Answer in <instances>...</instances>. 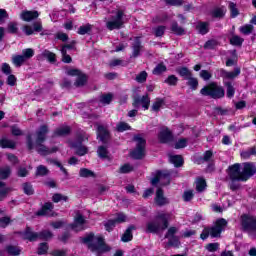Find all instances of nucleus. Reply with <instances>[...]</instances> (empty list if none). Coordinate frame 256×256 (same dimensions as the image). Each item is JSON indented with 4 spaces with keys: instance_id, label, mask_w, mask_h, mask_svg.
<instances>
[{
    "instance_id": "nucleus-1",
    "label": "nucleus",
    "mask_w": 256,
    "mask_h": 256,
    "mask_svg": "<svg viewBox=\"0 0 256 256\" xmlns=\"http://www.w3.org/2000/svg\"><path fill=\"white\" fill-rule=\"evenodd\" d=\"M79 241L82 245H86L91 253H96L97 256L111 251V246L107 244L105 237L103 235L95 236L94 232L86 233L84 237L79 238Z\"/></svg>"
},
{
    "instance_id": "nucleus-2",
    "label": "nucleus",
    "mask_w": 256,
    "mask_h": 256,
    "mask_svg": "<svg viewBox=\"0 0 256 256\" xmlns=\"http://www.w3.org/2000/svg\"><path fill=\"white\" fill-rule=\"evenodd\" d=\"M225 229V218H218L212 226H205L200 234V239L206 241V239H217L221 237L223 230Z\"/></svg>"
},
{
    "instance_id": "nucleus-3",
    "label": "nucleus",
    "mask_w": 256,
    "mask_h": 256,
    "mask_svg": "<svg viewBox=\"0 0 256 256\" xmlns=\"http://www.w3.org/2000/svg\"><path fill=\"white\" fill-rule=\"evenodd\" d=\"M169 228V214L159 213L155 216L154 222H148L146 225V233H159Z\"/></svg>"
},
{
    "instance_id": "nucleus-4",
    "label": "nucleus",
    "mask_w": 256,
    "mask_h": 256,
    "mask_svg": "<svg viewBox=\"0 0 256 256\" xmlns=\"http://www.w3.org/2000/svg\"><path fill=\"white\" fill-rule=\"evenodd\" d=\"M200 94L203 97H211V99H221L225 97V90L217 85V83L210 82L200 90Z\"/></svg>"
},
{
    "instance_id": "nucleus-5",
    "label": "nucleus",
    "mask_w": 256,
    "mask_h": 256,
    "mask_svg": "<svg viewBox=\"0 0 256 256\" xmlns=\"http://www.w3.org/2000/svg\"><path fill=\"white\" fill-rule=\"evenodd\" d=\"M133 141L136 142V147L131 151L130 155L132 159L141 161L145 157V148L147 147V140L141 137V134L134 136Z\"/></svg>"
},
{
    "instance_id": "nucleus-6",
    "label": "nucleus",
    "mask_w": 256,
    "mask_h": 256,
    "mask_svg": "<svg viewBox=\"0 0 256 256\" xmlns=\"http://www.w3.org/2000/svg\"><path fill=\"white\" fill-rule=\"evenodd\" d=\"M150 183L153 187H157L159 183L162 187L171 185V172L168 170H156L154 177L150 180Z\"/></svg>"
},
{
    "instance_id": "nucleus-7",
    "label": "nucleus",
    "mask_w": 256,
    "mask_h": 256,
    "mask_svg": "<svg viewBox=\"0 0 256 256\" xmlns=\"http://www.w3.org/2000/svg\"><path fill=\"white\" fill-rule=\"evenodd\" d=\"M242 230L250 235V237H255L256 232V218L249 214H244L240 218Z\"/></svg>"
},
{
    "instance_id": "nucleus-8",
    "label": "nucleus",
    "mask_w": 256,
    "mask_h": 256,
    "mask_svg": "<svg viewBox=\"0 0 256 256\" xmlns=\"http://www.w3.org/2000/svg\"><path fill=\"white\" fill-rule=\"evenodd\" d=\"M179 230L175 226H171L168 228L165 239H168L167 246L174 247L175 249H179L181 247V237L177 236V232Z\"/></svg>"
},
{
    "instance_id": "nucleus-9",
    "label": "nucleus",
    "mask_w": 256,
    "mask_h": 256,
    "mask_svg": "<svg viewBox=\"0 0 256 256\" xmlns=\"http://www.w3.org/2000/svg\"><path fill=\"white\" fill-rule=\"evenodd\" d=\"M123 17H125V10L118 9L116 11V15L112 17V21H108L106 23V27L109 31H115V29H122L125 22L123 21Z\"/></svg>"
},
{
    "instance_id": "nucleus-10",
    "label": "nucleus",
    "mask_w": 256,
    "mask_h": 256,
    "mask_svg": "<svg viewBox=\"0 0 256 256\" xmlns=\"http://www.w3.org/2000/svg\"><path fill=\"white\" fill-rule=\"evenodd\" d=\"M96 135L98 141H100V143H103V145H107V143L111 141V131H109V129L102 124H99L97 126Z\"/></svg>"
},
{
    "instance_id": "nucleus-11",
    "label": "nucleus",
    "mask_w": 256,
    "mask_h": 256,
    "mask_svg": "<svg viewBox=\"0 0 256 256\" xmlns=\"http://www.w3.org/2000/svg\"><path fill=\"white\" fill-rule=\"evenodd\" d=\"M132 53L130 59H137L141 57V51H143V42L140 36L134 37V42L131 44Z\"/></svg>"
},
{
    "instance_id": "nucleus-12",
    "label": "nucleus",
    "mask_w": 256,
    "mask_h": 256,
    "mask_svg": "<svg viewBox=\"0 0 256 256\" xmlns=\"http://www.w3.org/2000/svg\"><path fill=\"white\" fill-rule=\"evenodd\" d=\"M244 167L241 171V181H247L250 177H253L256 173V168L253 163L246 162L243 164Z\"/></svg>"
},
{
    "instance_id": "nucleus-13",
    "label": "nucleus",
    "mask_w": 256,
    "mask_h": 256,
    "mask_svg": "<svg viewBox=\"0 0 256 256\" xmlns=\"http://www.w3.org/2000/svg\"><path fill=\"white\" fill-rule=\"evenodd\" d=\"M43 143L44 142H36V151L39 155H43L45 157L47 155H51L59 151V148L57 146H54L51 149H49V147L45 146Z\"/></svg>"
},
{
    "instance_id": "nucleus-14",
    "label": "nucleus",
    "mask_w": 256,
    "mask_h": 256,
    "mask_svg": "<svg viewBox=\"0 0 256 256\" xmlns=\"http://www.w3.org/2000/svg\"><path fill=\"white\" fill-rule=\"evenodd\" d=\"M228 176L231 181H241V164L236 163L228 168Z\"/></svg>"
},
{
    "instance_id": "nucleus-15",
    "label": "nucleus",
    "mask_w": 256,
    "mask_h": 256,
    "mask_svg": "<svg viewBox=\"0 0 256 256\" xmlns=\"http://www.w3.org/2000/svg\"><path fill=\"white\" fill-rule=\"evenodd\" d=\"M154 203L158 207H165V205H169V198L165 197V192L163 188H158L156 190V196L154 198Z\"/></svg>"
},
{
    "instance_id": "nucleus-16",
    "label": "nucleus",
    "mask_w": 256,
    "mask_h": 256,
    "mask_svg": "<svg viewBox=\"0 0 256 256\" xmlns=\"http://www.w3.org/2000/svg\"><path fill=\"white\" fill-rule=\"evenodd\" d=\"M18 235L22 236L24 241H29L30 243L37 241V232H33V229L29 226H26L24 231L18 232Z\"/></svg>"
},
{
    "instance_id": "nucleus-17",
    "label": "nucleus",
    "mask_w": 256,
    "mask_h": 256,
    "mask_svg": "<svg viewBox=\"0 0 256 256\" xmlns=\"http://www.w3.org/2000/svg\"><path fill=\"white\" fill-rule=\"evenodd\" d=\"M158 141L162 145H167V143H171L173 141V133L169 128H166L165 130H161L158 133Z\"/></svg>"
},
{
    "instance_id": "nucleus-18",
    "label": "nucleus",
    "mask_w": 256,
    "mask_h": 256,
    "mask_svg": "<svg viewBox=\"0 0 256 256\" xmlns=\"http://www.w3.org/2000/svg\"><path fill=\"white\" fill-rule=\"evenodd\" d=\"M49 133V126L43 124L36 132V143H45L47 141V134Z\"/></svg>"
},
{
    "instance_id": "nucleus-19",
    "label": "nucleus",
    "mask_w": 256,
    "mask_h": 256,
    "mask_svg": "<svg viewBox=\"0 0 256 256\" xmlns=\"http://www.w3.org/2000/svg\"><path fill=\"white\" fill-rule=\"evenodd\" d=\"M39 18V11L37 10H26L21 13V20L26 23H30V21H35V19Z\"/></svg>"
},
{
    "instance_id": "nucleus-20",
    "label": "nucleus",
    "mask_w": 256,
    "mask_h": 256,
    "mask_svg": "<svg viewBox=\"0 0 256 256\" xmlns=\"http://www.w3.org/2000/svg\"><path fill=\"white\" fill-rule=\"evenodd\" d=\"M55 209V205L51 202H45L44 205L38 210L35 215L37 217H47L51 211Z\"/></svg>"
},
{
    "instance_id": "nucleus-21",
    "label": "nucleus",
    "mask_w": 256,
    "mask_h": 256,
    "mask_svg": "<svg viewBox=\"0 0 256 256\" xmlns=\"http://www.w3.org/2000/svg\"><path fill=\"white\" fill-rule=\"evenodd\" d=\"M137 227L135 225H130L125 230L123 235L121 236V241L123 243H129L130 241H133V231H136Z\"/></svg>"
},
{
    "instance_id": "nucleus-22",
    "label": "nucleus",
    "mask_w": 256,
    "mask_h": 256,
    "mask_svg": "<svg viewBox=\"0 0 256 256\" xmlns=\"http://www.w3.org/2000/svg\"><path fill=\"white\" fill-rule=\"evenodd\" d=\"M5 251L9 256H20L23 252V248H21V246L9 244L6 245Z\"/></svg>"
},
{
    "instance_id": "nucleus-23",
    "label": "nucleus",
    "mask_w": 256,
    "mask_h": 256,
    "mask_svg": "<svg viewBox=\"0 0 256 256\" xmlns=\"http://www.w3.org/2000/svg\"><path fill=\"white\" fill-rule=\"evenodd\" d=\"M71 135V126H62L56 128L53 137H67Z\"/></svg>"
},
{
    "instance_id": "nucleus-24",
    "label": "nucleus",
    "mask_w": 256,
    "mask_h": 256,
    "mask_svg": "<svg viewBox=\"0 0 256 256\" xmlns=\"http://www.w3.org/2000/svg\"><path fill=\"white\" fill-rule=\"evenodd\" d=\"M170 31L178 37H183V35H185V28L179 26V23L175 20L171 23Z\"/></svg>"
},
{
    "instance_id": "nucleus-25",
    "label": "nucleus",
    "mask_w": 256,
    "mask_h": 256,
    "mask_svg": "<svg viewBox=\"0 0 256 256\" xmlns=\"http://www.w3.org/2000/svg\"><path fill=\"white\" fill-rule=\"evenodd\" d=\"M176 73H178L180 77H183L185 81H187L188 78L193 77V72H191V70H189L186 66L177 68Z\"/></svg>"
},
{
    "instance_id": "nucleus-26",
    "label": "nucleus",
    "mask_w": 256,
    "mask_h": 256,
    "mask_svg": "<svg viewBox=\"0 0 256 256\" xmlns=\"http://www.w3.org/2000/svg\"><path fill=\"white\" fill-rule=\"evenodd\" d=\"M0 147L2 149H15L17 147V143L13 140H9L7 138H2L0 140Z\"/></svg>"
},
{
    "instance_id": "nucleus-27",
    "label": "nucleus",
    "mask_w": 256,
    "mask_h": 256,
    "mask_svg": "<svg viewBox=\"0 0 256 256\" xmlns=\"http://www.w3.org/2000/svg\"><path fill=\"white\" fill-rule=\"evenodd\" d=\"M196 30L200 35H207V33H209V22H198Z\"/></svg>"
},
{
    "instance_id": "nucleus-28",
    "label": "nucleus",
    "mask_w": 256,
    "mask_h": 256,
    "mask_svg": "<svg viewBox=\"0 0 256 256\" xmlns=\"http://www.w3.org/2000/svg\"><path fill=\"white\" fill-rule=\"evenodd\" d=\"M37 239H40V241H49V239H53V232L50 230L37 232Z\"/></svg>"
},
{
    "instance_id": "nucleus-29",
    "label": "nucleus",
    "mask_w": 256,
    "mask_h": 256,
    "mask_svg": "<svg viewBox=\"0 0 256 256\" xmlns=\"http://www.w3.org/2000/svg\"><path fill=\"white\" fill-rule=\"evenodd\" d=\"M163 105H165V98H156L151 106V111H154V113H159Z\"/></svg>"
},
{
    "instance_id": "nucleus-30",
    "label": "nucleus",
    "mask_w": 256,
    "mask_h": 256,
    "mask_svg": "<svg viewBox=\"0 0 256 256\" xmlns=\"http://www.w3.org/2000/svg\"><path fill=\"white\" fill-rule=\"evenodd\" d=\"M230 54V58L226 61V67H233L237 63L238 57H237V50H230L228 51Z\"/></svg>"
},
{
    "instance_id": "nucleus-31",
    "label": "nucleus",
    "mask_w": 256,
    "mask_h": 256,
    "mask_svg": "<svg viewBox=\"0 0 256 256\" xmlns=\"http://www.w3.org/2000/svg\"><path fill=\"white\" fill-rule=\"evenodd\" d=\"M170 162L174 164V167L179 168L183 167L185 164V160L183 159V156L181 155H173L170 157Z\"/></svg>"
},
{
    "instance_id": "nucleus-32",
    "label": "nucleus",
    "mask_w": 256,
    "mask_h": 256,
    "mask_svg": "<svg viewBox=\"0 0 256 256\" xmlns=\"http://www.w3.org/2000/svg\"><path fill=\"white\" fill-rule=\"evenodd\" d=\"M93 31V25L91 24H85L78 28L77 33L78 35H91Z\"/></svg>"
},
{
    "instance_id": "nucleus-33",
    "label": "nucleus",
    "mask_w": 256,
    "mask_h": 256,
    "mask_svg": "<svg viewBox=\"0 0 256 256\" xmlns=\"http://www.w3.org/2000/svg\"><path fill=\"white\" fill-rule=\"evenodd\" d=\"M239 75H241V68L235 67L233 71L225 72V79L233 81V79H237Z\"/></svg>"
},
{
    "instance_id": "nucleus-34",
    "label": "nucleus",
    "mask_w": 256,
    "mask_h": 256,
    "mask_svg": "<svg viewBox=\"0 0 256 256\" xmlns=\"http://www.w3.org/2000/svg\"><path fill=\"white\" fill-rule=\"evenodd\" d=\"M133 171H135V168L129 163H125L118 169V173H120V175H127L129 173H133Z\"/></svg>"
},
{
    "instance_id": "nucleus-35",
    "label": "nucleus",
    "mask_w": 256,
    "mask_h": 256,
    "mask_svg": "<svg viewBox=\"0 0 256 256\" xmlns=\"http://www.w3.org/2000/svg\"><path fill=\"white\" fill-rule=\"evenodd\" d=\"M165 72H167V66L163 62L158 63L152 70L153 75H163Z\"/></svg>"
},
{
    "instance_id": "nucleus-36",
    "label": "nucleus",
    "mask_w": 256,
    "mask_h": 256,
    "mask_svg": "<svg viewBox=\"0 0 256 256\" xmlns=\"http://www.w3.org/2000/svg\"><path fill=\"white\" fill-rule=\"evenodd\" d=\"M22 189L25 195H28V196L35 195V188H33V184H31V182L23 183Z\"/></svg>"
},
{
    "instance_id": "nucleus-37",
    "label": "nucleus",
    "mask_w": 256,
    "mask_h": 256,
    "mask_svg": "<svg viewBox=\"0 0 256 256\" xmlns=\"http://www.w3.org/2000/svg\"><path fill=\"white\" fill-rule=\"evenodd\" d=\"M131 129V125L127 122L121 121L116 124V131L118 133H125V131H131Z\"/></svg>"
},
{
    "instance_id": "nucleus-38",
    "label": "nucleus",
    "mask_w": 256,
    "mask_h": 256,
    "mask_svg": "<svg viewBox=\"0 0 256 256\" xmlns=\"http://www.w3.org/2000/svg\"><path fill=\"white\" fill-rule=\"evenodd\" d=\"M75 149H76V155H78L79 157H83L84 155H87V153H89V149L87 148V146H83L82 142H79V145H74Z\"/></svg>"
},
{
    "instance_id": "nucleus-39",
    "label": "nucleus",
    "mask_w": 256,
    "mask_h": 256,
    "mask_svg": "<svg viewBox=\"0 0 256 256\" xmlns=\"http://www.w3.org/2000/svg\"><path fill=\"white\" fill-rule=\"evenodd\" d=\"M35 175L36 177H47V175H49V168H47L45 165H39L36 168Z\"/></svg>"
},
{
    "instance_id": "nucleus-40",
    "label": "nucleus",
    "mask_w": 256,
    "mask_h": 256,
    "mask_svg": "<svg viewBox=\"0 0 256 256\" xmlns=\"http://www.w3.org/2000/svg\"><path fill=\"white\" fill-rule=\"evenodd\" d=\"M49 253V244L47 242H41L37 248V255H47Z\"/></svg>"
},
{
    "instance_id": "nucleus-41",
    "label": "nucleus",
    "mask_w": 256,
    "mask_h": 256,
    "mask_svg": "<svg viewBox=\"0 0 256 256\" xmlns=\"http://www.w3.org/2000/svg\"><path fill=\"white\" fill-rule=\"evenodd\" d=\"M228 9L230 10V17L232 19H235L239 15V9L234 2H228Z\"/></svg>"
},
{
    "instance_id": "nucleus-42",
    "label": "nucleus",
    "mask_w": 256,
    "mask_h": 256,
    "mask_svg": "<svg viewBox=\"0 0 256 256\" xmlns=\"http://www.w3.org/2000/svg\"><path fill=\"white\" fill-rule=\"evenodd\" d=\"M186 81L188 87H190L192 91H197V87H199V80H197V78L190 76Z\"/></svg>"
},
{
    "instance_id": "nucleus-43",
    "label": "nucleus",
    "mask_w": 256,
    "mask_h": 256,
    "mask_svg": "<svg viewBox=\"0 0 256 256\" xmlns=\"http://www.w3.org/2000/svg\"><path fill=\"white\" fill-rule=\"evenodd\" d=\"M226 95L228 99H233L235 97V87L233 86V82H226Z\"/></svg>"
},
{
    "instance_id": "nucleus-44",
    "label": "nucleus",
    "mask_w": 256,
    "mask_h": 256,
    "mask_svg": "<svg viewBox=\"0 0 256 256\" xmlns=\"http://www.w3.org/2000/svg\"><path fill=\"white\" fill-rule=\"evenodd\" d=\"M79 177H83L84 179H89V177H96L95 172L89 170L87 168H81L79 171Z\"/></svg>"
},
{
    "instance_id": "nucleus-45",
    "label": "nucleus",
    "mask_w": 256,
    "mask_h": 256,
    "mask_svg": "<svg viewBox=\"0 0 256 256\" xmlns=\"http://www.w3.org/2000/svg\"><path fill=\"white\" fill-rule=\"evenodd\" d=\"M207 189V181L204 178H199L196 183V191L198 193H203Z\"/></svg>"
},
{
    "instance_id": "nucleus-46",
    "label": "nucleus",
    "mask_w": 256,
    "mask_h": 256,
    "mask_svg": "<svg viewBox=\"0 0 256 256\" xmlns=\"http://www.w3.org/2000/svg\"><path fill=\"white\" fill-rule=\"evenodd\" d=\"M98 156L100 159H110L109 158V150L105 146H99L97 150Z\"/></svg>"
},
{
    "instance_id": "nucleus-47",
    "label": "nucleus",
    "mask_w": 256,
    "mask_h": 256,
    "mask_svg": "<svg viewBox=\"0 0 256 256\" xmlns=\"http://www.w3.org/2000/svg\"><path fill=\"white\" fill-rule=\"evenodd\" d=\"M164 83H166V85H169L170 87H175L177 83H179V78L172 74L164 80Z\"/></svg>"
},
{
    "instance_id": "nucleus-48",
    "label": "nucleus",
    "mask_w": 256,
    "mask_h": 256,
    "mask_svg": "<svg viewBox=\"0 0 256 256\" xmlns=\"http://www.w3.org/2000/svg\"><path fill=\"white\" fill-rule=\"evenodd\" d=\"M244 41H245V39L241 38L240 36L233 35L230 38V45H234L235 47H241V45H243Z\"/></svg>"
},
{
    "instance_id": "nucleus-49",
    "label": "nucleus",
    "mask_w": 256,
    "mask_h": 256,
    "mask_svg": "<svg viewBox=\"0 0 256 256\" xmlns=\"http://www.w3.org/2000/svg\"><path fill=\"white\" fill-rule=\"evenodd\" d=\"M26 61L27 60L23 55H15L12 58V63L15 65V67H21V65H23V63H25Z\"/></svg>"
},
{
    "instance_id": "nucleus-50",
    "label": "nucleus",
    "mask_w": 256,
    "mask_h": 256,
    "mask_svg": "<svg viewBox=\"0 0 256 256\" xmlns=\"http://www.w3.org/2000/svg\"><path fill=\"white\" fill-rule=\"evenodd\" d=\"M44 57L49 61V63H57V54L49 50L44 51Z\"/></svg>"
},
{
    "instance_id": "nucleus-51",
    "label": "nucleus",
    "mask_w": 256,
    "mask_h": 256,
    "mask_svg": "<svg viewBox=\"0 0 256 256\" xmlns=\"http://www.w3.org/2000/svg\"><path fill=\"white\" fill-rule=\"evenodd\" d=\"M141 105L144 111L149 110V105H151V98H149V94L143 95L141 97Z\"/></svg>"
},
{
    "instance_id": "nucleus-52",
    "label": "nucleus",
    "mask_w": 256,
    "mask_h": 256,
    "mask_svg": "<svg viewBox=\"0 0 256 256\" xmlns=\"http://www.w3.org/2000/svg\"><path fill=\"white\" fill-rule=\"evenodd\" d=\"M166 29H167L166 26H163V25L157 26L153 28V34L155 35V37H163V35H165Z\"/></svg>"
},
{
    "instance_id": "nucleus-53",
    "label": "nucleus",
    "mask_w": 256,
    "mask_h": 256,
    "mask_svg": "<svg viewBox=\"0 0 256 256\" xmlns=\"http://www.w3.org/2000/svg\"><path fill=\"white\" fill-rule=\"evenodd\" d=\"M85 83H87V75L82 73L78 76L74 85L76 87H83Z\"/></svg>"
},
{
    "instance_id": "nucleus-54",
    "label": "nucleus",
    "mask_w": 256,
    "mask_h": 256,
    "mask_svg": "<svg viewBox=\"0 0 256 256\" xmlns=\"http://www.w3.org/2000/svg\"><path fill=\"white\" fill-rule=\"evenodd\" d=\"M111 101H113V94L111 93L103 94L100 97V103H103V105H110Z\"/></svg>"
},
{
    "instance_id": "nucleus-55",
    "label": "nucleus",
    "mask_w": 256,
    "mask_h": 256,
    "mask_svg": "<svg viewBox=\"0 0 256 256\" xmlns=\"http://www.w3.org/2000/svg\"><path fill=\"white\" fill-rule=\"evenodd\" d=\"M10 175H11V167L6 166L0 170V179L2 180L9 179Z\"/></svg>"
},
{
    "instance_id": "nucleus-56",
    "label": "nucleus",
    "mask_w": 256,
    "mask_h": 256,
    "mask_svg": "<svg viewBox=\"0 0 256 256\" xmlns=\"http://www.w3.org/2000/svg\"><path fill=\"white\" fill-rule=\"evenodd\" d=\"M239 31H240V33H242V35H251V33H253V25L246 24V25L240 27Z\"/></svg>"
},
{
    "instance_id": "nucleus-57",
    "label": "nucleus",
    "mask_w": 256,
    "mask_h": 256,
    "mask_svg": "<svg viewBox=\"0 0 256 256\" xmlns=\"http://www.w3.org/2000/svg\"><path fill=\"white\" fill-rule=\"evenodd\" d=\"M105 231H107L108 233H111V231H113L115 229V227H117V223L114 221V219H109L105 224Z\"/></svg>"
},
{
    "instance_id": "nucleus-58",
    "label": "nucleus",
    "mask_w": 256,
    "mask_h": 256,
    "mask_svg": "<svg viewBox=\"0 0 256 256\" xmlns=\"http://www.w3.org/2000/svg\"><path fill=\"white\" fill-rule=\"evenodd\" d=\"M77 225H85V217H83L82 214H78L75 218V223L71 224L70 227L71 229H75Z\"/></svg>"
},
{
    "instance_id": "nucleus-59",
    "label": "nucleus",
    "mask_w": 256,
    "mask_h": 256,
    "mask_svg": "<svg viewBox=\"0 0 256 256\" xmlns=\"http://www.w3.org/2000/svg\"><path fill=\"white\" fill-rule=\"evenodd\" d=\"M242 159H249L251 155H256V147H252L246 151L241 152Z\"/></svg>"
},
{
    "instance_id": "nucleus-60",
    "label": "nucleus",
    "mask_w": 256,
    "mask_h": 256,
    "mask_svg": "<svg viewBox=\"0 0 256 256\" xmlns=\"http://www.w3.org/2000/svg\"><path fill=\"white\" fill-rule=\"evenodd\" d=\"M169 19V15H167V13H163L161 15H157L155 16V18H153L152 23H165V21H167Z\"/></svg>"
},
{
    "instance_id": "nucleus-61",
    "label": "nucleus",
    "mask_w": 256,
    "mask_h": 256,
    "mask_svg": "<svg viewBox=\"0 0 256 256\" xmlns=\"http://www.w3.org/2000/svg\"><path fill=\"white\" fill-rule=\"evenodd\" d=\"M217 45H219V42H217V40L210 39V40L205 42L204 49L213 50V49H215L217 47Z\"/></svg>"
},
{
    "instance_id": "nucleus-62",
    "label": "nucleus",
    "mask_w": 256,
    "mask_h": 256,
    "mask_svg": "<svg viewBox=\"0 0 256 256\" xmlns=\"http://www.w3.org/2000/svg\"><path fill=\"white\" fill-rule=\"evenodd\" d=\"M35 55V50H33V48H27L22 50V56L24 57V59H31L32 57H34Z\"/></svg>"
},
{
    "instance_id": "nucleus-63",
    "label": "nucleus",
    "mask_w": 256,
    "mask_h": 256,
    "mask_svg": "<svg viewBox=\"0 0 256 256\" xmlns=\"http://www.w3.org/2000/svg\"><path fill=\"white\" fill-rule=\"evenodd\" d=\"M8 33H10L11 35H17L19 28L17 27V23L15 22H10L8 24V28H7Z\"/></svg>"
},
{
    "instance_id": "nucleus-64",
    "label": "nucleus",
    "mask_w": 256,
    "mask_h": 256,
    "mask_svg": "<svg viewBox=\"0 0 256 256\" xmlns=\"http://www.w3.org/2000/svg\"><path fill=\"white\" fill-rule=\"evenodd\" d=\"M188 140L187 138H180L176 143L174 148L175 149H185L187 147Z\"/></svg>"
}]
</instances>
